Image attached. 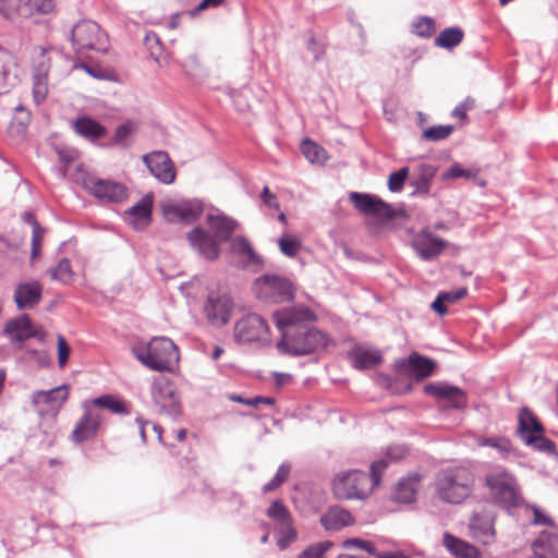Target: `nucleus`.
I'll return each instance as SVG.
<instances>
[{
    "label": "nucleus",
    "instance_id": "nucleus-42",
    "mask_svg": "<svg viewBox=\"0 0 558 558\" xmlns=\"http://www.w3.org/2000/svg\"><path fill=\"white\" fill-rule=\"evenodd\" d=\"M435 32V22L432 17L428 16H422L416 19L412 23V33L423 37L428 38L430 37Z\"/></svg>",
    "mask_w": 558,
    "mask_h": 558
},
{
    "label": "nucleus",
    "instance_id": "nucleus-36",
    "mask_svg": "<svg viewBox=\"0 0 558 558\" xmlns=\"http://www.w3.org/2000/svg\"><path fill=\"white\" fill-rule=\"evenodd\" d=\"M464 33L460 27L445 28L435 39V45L440 48L452 49L461 44Z\"/></svg>",
    "mask_w": 558,
    "mask_h": 558
},
{
    "label": "nucleus",
    "instance_id": "nucleus-31",
    "mask_svg": "<svg viewBox=\"0 0 558 558\" xmlns=\"http://www.w3.org/2000/svg\"><path fill=\"white\" fill-rule=\"evenodd\" d=\"M421 476L418 474H411L402 477L392 494L393 500L401 504H411L415 500V496L420 486Z\"/></svg>",
    "mask_w": 558,
    "mask_h": 558
},
{
    "label": "nucleus",
    "instance_id": "nucleus-64",
    "mask_svg": "<svg viewBox=\"0 0 558 558\" xmlns=\"http://www.w3.org/2000/svg\"><path fill=\"white\" fill-rule=\"evenodd\" d=\"M260 197H262L264 204L267 205L268 207L279 209V204L277 202V197L274 193L270 192L268 186H265L263 189Z\"/></svg>",
    "mask_w": 558,
    "mask_h": 558
},
{
    "label": "nucleus",
    "instance_id": "nucleus-47",
    "mask_svg": "<svg viewBox=\"0 0 558 558\" xmlns=\"http://www.w3.org/2000/svg\"><path fill=\"white\" fill-rule=\"evenodd\" d=\"M296 531L293 527V520L279 525V537L277 539V545L280 549L287 548L293 541L296 539Z\"/></svg>",
    "mask_w": 558,
    "mask_h": 558
},
{
    "label": "nucleus",
    "instance_id": "nucleus-33",
    "mask_svg": "<svg viewBox=\"0 0 558 558\" xmlns=\"http://www.w3.org/2000/svg\"><path fill=\"white\" fill-rule=\"evenodd\" d=\"M73 126L78 135L90 142L102 138L107 134V129L89 117L76 119Z\"/></svg>",
    "mask_w": 558,
    "mask_h": 558
},
{
    "label": "nucleus",
    "instance_id": "nucleus-22",
    "mask_svg": "<svg viewBox=\"0 0 558 558\" xmlns=\"http://www.w3.org/2000/svg\"><path fill=\"white\" fill-rule=\"evenodd\" d=\"M43 287L37 280L20 282L14 290V302L19 310L34 308L41 300Z\"/></svg>",
    "mask_w": 558,
    "mask_h": 558
},
{
    "label": "nucleus",
    "instance_id": "nucleus-63",
    "mask_svg": "<svg viewBox=\"0 0 558 558\" xmlns=\"http://www.w3.org/2000/svg\"><path fill=\"white\" fill-rule=\"evenodd\" d=\"M27 354L40 366H47L50 363L49 354L46 351L28 350Z\"/></svg>",
    "mask_w": 558,
    "mask_h": 558
},
{
    "label": "nucleus",
    "instance_id": "nucleus-44",
    "mask_svg": "<svg viewBox=\"0 0 558 558\" xmlns=\"http://www.w3.org/2000/svg\"><path fill=\"white\" fill-rule=\"evenodd\" d=\"M452 125H435L423 131V138L428 142H439L448 138L453 132Z\"/></svg>",
    "mask_w": 558,
    "mask_h": 558
},
{
    "label": "nucleus",
    "instance_id": "nucleus-24",
    "mask_svg": "<svg viewBox=\"0 0 558 558\" xmlns=\"http://www.w3.org/2000/svg\"><path fill=\"white\" fill-rule=\"evenodd\" d=\"M320 524L326 531H340L355 523V519L350 511L340 506H330L326 512L320 515Z\"/></svg>",
    "mask_w": 558,
    "mask_h": 558
},
{
    "label": "nucleus",
    "instance_id": "nucleus-13",
    "mask_svg": "<svg viewBox=\"0 0 558 558\" xmlns=\"http://www.w3.org/2000/svg\"><path fill=\"white\" fill-rule=\"evenodd\" d=\"M82 408L83 415L75 424L71 434L72 441L76 444L94 439L104 420L102 412L98 409H94L88 401H84Z\"/></svg>",
    "mask_w": 558,
    "mask_h": 558
},
{
    "label": "nucleus",
    "instance_id": "nucleus-50",
    "mask_svg": "<svg viewBox=\"0 0 558 558\" xmlns=\"http://www.w3.org/2000/svg\"><path fill=\"white\" fill-rule=\"evenodd\" d=\"M477 175V171L474 169H465L459 163L452 165L444 174L445 180H456L460 178L474 179Z\"/></svg>",
    "mask_w": 558,
    "mask_h": 558
},
{
    "label": "nucleus",
    "instance_id": "nucleus-26",
    "mask_svg": "<svg viewBox=\"0 0 558 558\" xmlns=\"http://www.w3.org/2000/svg\"><path fill=\"white\" fill-rule=\"evenodd\" d=\"M69 398V386L62 384L50 390H37L32 395V403L34 407L40 403L47 404L51 409L60 408Z\"/></svg>",
    "mask_w": 558,
    "mask_h": 558
},
{
    "label": "nucleus",
    "instance_id": "nucleus-12",
    "mask_svg": "<svg viewBox=\"0 0 558 558\" xmlns=\"http://www.w3.org/2000/svg\"><path fill=\"white\" fill-rule=\"evenodd\" d=\"M233 311V301L230 295L221 291H209L204 304V314L207 320L216 327L227 325Z\"/></svg>",
    "mask_w": 558,
    "mask_h": 558
},
{
    "label": "nucleus",
    "instance_id": "nucleus-7",
    "mask_svg": "<svg viewBox=\"0 0 558 558\" xmlns=\"http://www.w3.org/2000/svg\"><path fill=\"white\" fill-rule=\"evenodd\" d=\"M374 486L372 475L352 470L337 476L333 481V493L339 499H364Z\"/></svg>",
    "mask_w": 558,
    "mask_h": 558
},
{
    "label": "nucleus",
    "instance_id": "nucleus-8",
    "mask_svg": "<svg viewBox=\"0 0 558 558\" xmlns=\"http://www.w3.org/2000/svg\"><path fill=\"white\" fill-rule=\"evenodd\" d=\"M253 290L258 299L270 303L289 302L294 298L292 282L277 275H264L257 278Z\"/></svg>",
    "mask_w": 558,
    "mask_h": 558
},
{
    "label": "nucleus",
    "instance_id": "nucleus-10",
    "mask_svg": "<svg viewBox=\"0 0 558 558\" xmlns=\"http://www.w3.org/2000/svg\"><path fill=\"white\" fill-rule=\"evenodd\" d=\"M82 186L90 195L104 203H122L126 199V187L111 180L99 179L85 174L82 179Z\"/></svg>",
    "mask_w": 558,
    "mask_h": 558
},
{
    "label": "nucleus",
    "instance_id": "nucleus-3",
    "mask_svg": "<svg viewBox=\"0 0 558 558\" xmlns=\"http://www.w3.org/2000/svg\"><path fill=\"white\" fill-rule=\"evenodd\" d=\"M474 482V474L470 469L449 466L437 473L435 492L441 501L458 505L472 495Z\"/></svg>",
    "mask_w": 558,
    "mask_h": 558
},
{
    "label": "nucleus",
    "instance_id": "nucleus-16",
    "mask_svg": "<svg viewBox=\"0 0 558 558\" xmlns=\"http://www.w3.org/2000/svg\"><path fill=\"white\" fill-rule=\"evenodd\" d=\"M165 218L169 222L182 221L192 223L204 211V204L198 199L182 201L179 203H166L161 206Z\"/></svg>",
    "mask_w": 558,
    "mask_h": 558
},
{
    "label": "nucleus",
    "instance_id": "nucleus-37",
    "mask_svg": "<svg viewBox=\"0 0 558 558\" xmlns=\"http://www.w3.org/2000/svg\"><path fill=\"white\" fill-rule=\"evenodd\" d=\"M48 274L51 280L60 281L62 283H69L73 278V270L69 258H62L59 260L56 267L48 269Z\"/></svg>",
    "mask_w": 558,
    "mask_h": 558
},
{
    "label": "nucleus",
    "instance_id": "nucleus-21",
    "mask_svg": "<svg viewBox=\"0 0 558 558\" xmlns=\"http://www.w3.org/2000/svg\"><path fill=\"white\" fill-rule=\"evenodd\" d=\"M3 332L11 338L12 341L23 342L29 338H37L44 341L45 335L35 329L28 315H22L15 319L10 320Z\"/></svg>",
    "mask_w": 558,
    "mask_h": 558
},
{
    "label": "nucleus",
    "instance_id": "nucleus-23",
    "mask_svg": "<svg viewBox=\"0 0 558 558\" xmlns=\"http://www.w3.org/2000/svg\"><path fill=\"white\" fill-rule=\"evenodd\" d=\"M206 222L211 234L220 242H230L239 223L223 214H208Z\"/></svg>",
    "mask_w": 558,
    "mask_h": 558
},
{
    "label": "nucleus",
    "instance_id": "nucleus-57",
    "mask_svg": "<svg viewBox=\"0 0 558 558\" xmlns=\"http://www.w3.org/2000/svg\"><path fill=\"white\" fill-rule=\"evenodd\" d=\"M475 107V100L471 97H466L462 102H460L452 111V117L459 118L461 120H466V112L472 110Z\"/></svg>",
    "mask_w": 558,
    "mask_h": 558
},
{
    "label": "nucleus",
    "instance_id": "nucleus-43",
    "mask_svg": "<svg viewBox=\"0 0 558 558\" xmlns=\"http://www.w3.org/2000/svg\"><path fill=\"white\" fill-rule=\"evenodd\" d=\"M280 252L287 257H294L301 250L302 243L298 238L281 235L278 240Z\"/></svg>",
    "mask_w": 558,
    "mask_h": 558
},
{
    "label": "nucleus",
    "instance_id": "nucleus-4",
    "mask_svg": "<svg viewBox=\"0 0 558 558\" xmlns=\"http://www.w3.org/2000/svg\"><path fill=\"white\" fill-rule=\"evenodd\" d=\"M138 361L153 371H171L179 361L178 347L167 337L153 338L147 344L134 349Z\"/></svg>",
    "mask_w": 558,
    "mask_h": 558
},
{
    "label": "nucleus",
    "instance_id": "nucleus-5",
    "mask_svg": "<svg viewBox=\"0 0 558 558\" xmlns=\"http://www.w3.org/2000/svg\"><path fill=\"white\" fill-rule=\"evenodd\" d=\"M70 40L76 54L86 57L89 51L106 52L108 36L100 26L88 20L77 22L71 29Z\"/></svg>",
    "mask_w": 558,
    "mask_h": 558
},
{
    "label": "nucleus",
    "instance_id": "nucleus-39",
    "mask_svg": "<svg viewBox=\"0 0 558 558\" xmlns=\"http://www.w3.org/2000/svg\"><path fill=\"white\" fill-rule=\"evenodd\" d=\"M151 198L148 196L143 197L137 204L132 206L126 214L134 217L138 221H150L151 216Z\"/></svg>",
    "mask_w": 558,
    "mask_h": 558
},
{
    "label": "nucleus",
    "instance_id": "nucleus-28",
    "mask_svg": "<svg viewBox=\"0 0 558 558\" xmlns=\"http://www.w3.org/2000/svg\"><path fill=\"white\" fill-rule=\"evenodd\" d=\"M437 173V168L430 163H420L412 177L411 185L414 187L413 195H427L429 193L433 180Z\"/></svg>",
    "mask_w": 558,
    "mask_h": 558
},
{
    "label": "nucleus",
    "instance_id": "nucleus-52",
    "mask_svg": "<svg viewBox=\"0 0 558 558\" xmlns=\"http://www.w3.org/2000/svg\"><path fill=\"white\" fill-rule=\"evenodd\" d=\"M333 546L330 541L316 543L303 550L299 558H324L325 553Z\"/></svg>",
    "mask_w": 558,
    "mask_h": 558
},
{
    "label": "nucleus",
    "instance_id": "nucleus-6",
    "mask_svg": "<svg viewBox=\"0 0 558 558\" xmlns=\"http://www.w3.org/2000/svg\"><path fill=\"white\" fill-rule=\"evenodd\" d=\"M544 427L538 418L527 409L519 413L518 433L522 441L533 449L548 454H556V445L543 436Z\"/></svg>",
    "mask_w": 558,
    "mask_h": 558
},
{
    "label": "nucleus",
    "instance_id": "nucleus-59",
    "mask_svg": "<svg viewBox=\"0 0 558 558\" xmlns=\"http://www.w3.org/2000/svg\"><path fill=\"white\" fill-rule=\"evenodd\" d=\"M70 355V347L63 336H58V362L60 367H64Z\"/></svg>",
    "mask_w": 558,
    "mask_h": 558
},
{
    "label": "nucleus",
    "instance_id": "nucleus-32",
    "mask_svg": "<svg viewBox=\"0 0 558 558\" xmlns=\"http://www.w3.org/2000/svg\"><path fill=\"white\" fill-rule=\"evenodd\" d=\"M349 359L351 360L353 367L356 369H368L378 365L383 361L379 351L362 347L353 348L349 352Z\"/></svg>",
    "mask_w": 558,
    "mask_h": 558
},
{
    "label": "nucleus",
    "instance_id": "nucleus-19",
    "mask_svg": "<svg viewBox=\"0 0 558 558\" xmlns=\"http://www.w3.org/2000/svg\"><path fill=\"white\" fill-rule=\"evenodd\" d=\"M349 199L352 202L354 207L364 215L383 217L386 219H391L393 217L391 206L376 195L351 192L349 194Z\"/></svg>",
    "mask_w": 558,
    "mask_h": 558
},
{
    "label": "nucleus",
    "instance_id": "nucleus-40",
    "mask_svg": "<svg viewBox=\"0 0 558 558\" xmlns=\"http://www.w3.org/2000/svg\"><path fill=\"white\" fill-rule=\"evenodd\" d=\"M480 446L490 447L496 449L502 457H506L508 453L512 452V444L506 437H487L482 438L478 441Z\"/></svg>",
    "mask_w": 558,
    "mask_h": 558
},
{
    "label": "nucleus",
    "instance_id": "nucleus-38",
    "mask_svg": "<svg viewBox=\"0 0 558 558\" xmlns=\"http://www.w3.org/2000/svg\"><path fill=\"white\" fill-rule=\"evenodd\" d=\"M266 514L274 520L278 526L292 521L289 509L280 500H274L267 509Z\"/></svg>",
    "mask_w": 558,
    "mask_h": 558
},
{
    "label": "nucleus",
    "instance_id": "nucleus-49",
    "mask_svg": "<svg viewBox=\"0 0 558 558\" xmlns=\"http://www.w3.org/2000/svg\"><path fill=\"white\" fill-rule=\"evenodd\" d=\"M46 234V229L40 225H36L32 228V240H31V259L34 260L41 253V242Z\"/></svg>",
    "mask_w": 558,
    "mask_h": 558
},
{
    "label": "nucleus",
    "instance_id": "nucleus-60",
    "mask_svg": "<svg viewBox=\"0 0 558 558\" xmlns=\"http://www.w3.org/2000/svg\"><path fill=\"white\" fill-rule=\"evenodd\" d=\"M532 509H533V514H534V518L532 521L533 524L546 525L547 529L550 527L551 525H555L553 519L550 517H548L547 514H545L538 507L533 506Z\"/></svg>",
    "mask_w": 558,
    "mask_h": 558
},
{
    "label": "nucleus",
    "instance_id": "nucleus-20",
    "mask_svg": "<svg viewBox=\"0 0 558 558\" xmlns=\"http://www.w3.org/2000/svg\"><path fill=\"white\" fill-rule=\"evenodd\" d=\"M424 392L439 400L450 402L454 409H462L466 405L465 392L457 386L446 383H432L424 386Z\"/></svg>",
    "mask_w": 558,
    "mask_h": 558
},
{
    "label": "nucleus",
    "instance_id": "nucleus-2",
    "mask_svg": "<svg viewBox=\"0 0 558 558\" xmlns=\"http://www.w3.org/2000/svg\"><path fill=\"white\" fill-rule=\"evenodd\" d=\"M484 485L493 502L507 510L519 507L523 500L515 475L502 465L487 469Z\"/></svg>",
    "mask_w": 558,
    "mask_h": 558
},
{
    "label": "nucleus",
    "instance_id": "nucleus-11",
    "mask_svg": "<svg viewBox=\"0 0 558 558\" xmlns=\"http://www.w3.org/2000/svg\"><path fill=\"white\" fill-rule=\"evenodd\" d=\"M154 403L159 408L160 413L171 417L181 414V403L173 383L166 377L154 379L150 387Z\"/></svg>",
    "mask_w": 558,
    "mask_h": 558
},
{
    "label": "nucleus",
    "instance_id": "nucleus-56",
    "mask_svg": "<svg viewBox=\"0 0 558 558\" xmlns=\"http://www.w3.org/2000/svg\"><path fill=\"white\" fill-rule=\"evenodd\" d=\"M344 548H357L365 550L367 554L375 556L376 549L374 545L371 542L354 537V538H348L343 542Z\"/></svg>",
    "mask_w": 558,
    "mask_h": 558
},
{
    "label": "nucleus",
    "instance_id": "nucleus-45",
    "mask_svg": "<svg viewBox=\"0 0 558 558\" xmlns=\"http://www.w3.org/2000/svg\"><path fill=\"white\" fill-rule=\"evenodd\" d=\"M301 151L312 163L323 160L325 154V150L318 144L308 138L302 142Z\"/></svg>",
    "mask_w": 558,
    "mask_h": 558
},
{
    "label": "nucleus",
    "instance_id": "nucleus-54",
    "mask_svg": "<svg viewBox=\"0 0 558 558\" xmlns=\"http://www.w3.org/2000/svg\"><path fill=\"white\" fill-rule=\"evenodd\" d=\"M230 400H232L234 402L243 403V404H246V405H251V407H258L259 404H268V405L275 404V399L274 398L260 397V396L246 399V398H243L240 395H231L230 396Z\"/></svg>",
    "mask_w": 558,
    "mask_h": 558
},
{
    "label": "nucleus",
    "instance_id": "nucleus-61",
    "mask_svg": "<svg viewBox=\"0 0 558 558\" xmlns=\"http://www.w3.org/2000/svg\"><path fill=\"white\" fill-rule=\"evenodd\" d=\"M440 293L447 303H454V302L465 298L468 294V290H466V288L462 287V288H458L452 291L440 292Z\"/></svg>",
    "mask_w": 558,
    "mask_h": 558
},
{
    "label": "nucleus",
    "instance_id": "nucleus-17",
    "mask_svg": "<svg viewBox=\"0 0 558 558\" xmlns=\"http://www.w3.org/2000/svg\"><path fill=\"white\" fill-rule=\"evenodd\" d=\"M143 162L160 183L171 184L175 180V168L168 153L154 150L143 156Z\"/></svg>",
    "mask_w": 558,
    "mask_h": 558
},
{
    "label": "nucleus",
    "instance_id": "nucleus-53",
    "mask_svg": "<svg viewBox=\"0 0 558 558\" xmlns=\"http://www.w3.org/2000/svg\"><path fill=\"white\" fill-rule=\"evenodd\" d=\"M25 8L27 9L28 13H40V14H47L51 12L54 8V1L53 0H26Z\"/></svg>",
    "mask_w": 558,
    "mask_h": 558
},
{
    "label": "nucleus",
    "instance_id": "nucleus-18",
    "mask_svg": "<svg viewBox=\"0 0 558 558\" xmlns=\"http://www.w3.org/2000/svg\"><path fill=\"white\" fill-rule=\"evenodd\" d=\"M447 245V241L435 235L428 229L421 230L412 240L413 250L420 258L425 262H429L438 257Z\"/></svg>",
    "mask_w": 558,
    "mask_h": 558
},
{
    "label": "nucleus",
    "instance_id": "nucleus-41",
    "mask_svg": "<svg viewBox=\"0 0 558 558\" xmlns=\"http://www.w3.org/2000/svg\"><path fill=\"white\" fill-rule=\"evenodd\" d=\"M133 132V126L131 122L122 123L120 124L114 132V135L111 140L110 145L113 146H120L121 148H129L130 143V136Z\"/></svg>",
    "mask_w": 558,
    "mask_h": 558
},
{
    "label": "nucleus",
    "instance_id": "nucleus-46",
    "mask_svg": "<svg viewBox=\"0 0 558 558\" xmlns=\"http://www.w3.org/2000/svg\"><path fill=\"white\" fill-rule=\"evenodd\" d=\"M291 471V465L289 463H282L278 468L275 476L263 486L264 493H270L277 489L283 482L287 481Z\"/></svg>",
    "mask_w": 558,
    "mask_h": 558
},
{
    "label": "nucleus",
    "instance_id": "nucleus-1",
    "mask_svg": "<svg viewBox=\"0 0 558 558\" xmlns=\"http://www.w3.org/2000/svg\"><path fill=\"white\" fill-rule=\"evenodd\" d=\"M315 319V314L305 306L275 312L274 320L281 333L276 344L278 351L290 356H304L325 349L329 341L326 333L308 326Z\"/></svg>",
    "mask_w": 558,
    "mask_h": 558
},
{
    "label": "nucleus",
    "instance_id": "nucleus-14",
    "mask_svg": "<svg viewBox=\"0 0 558 558\" xmlns=\"http://www.w3.org/2000/svg\"><path fill=\"white\" fill-rule=\"evenodd\" d=\"M190 246L204 259L217 260L221 253V243L201 226L194 227L186 233Z\"/></svg>",
    "mask_w": 558,
    "mask_h": 558
},
{
    "label": "nucleus",
    "instance_id": "nucleus-27",
    "mask_svg": "<svg viewBox=\"0 0 558 558\" xmlns=\"http://www.w3.org/2000/svg\"><path fill=\"white\" fill-rule=\"evenodd\" d=\"M407 448L401 445L388 447L384 453V457L371 464L373 484L378 485L380 483L381 473L387 469V466L392 462L401 460L407 454Z\"/></svg>",
    "mask_w": 558,
    "mask_h": 558
},
{
    "label": "nucleus",
    "instance_id": "nucleus-15",
    "mask_svg": "<svg viewBox=\"0 0 558 558\" xmlns=\"http://www.w3.org/2000/svg\"><path fill=\"white\" fill-rule=\"evenodd\" d=\"M494 524L495 513L492 510L482 508L474 511L469 522L471 537L483 545L492 544L496 537Z\"/></svg>",
    "mask_w": 558,
    "mask_h": 558
},
{
    "label": "nucleus",
    "instance_id": "nucleus-30",
    "mask_svg": "<svg viewBox=\"0 0 558 558\" xmlns=\"http://www.w3.org/2000/svg\"><path fill=\"white\" fill-rule=\"evenodd\" d=\"M444 547L456 558H478V549L470 543L446 532L442 536Z\"/></svg>",
    "mask_w": 558,
    "mask_h": 558
},
{
    "label": "nucleus",
    "instance_id": "nucleus-58",
    "mask_svg": "<svg viewBox=\"0 0 558 558\" xmlns=\"http://www.w3.org/2000/svg\"><path fill=\"white\" fill-rule=\"evenodd\" d=\"M145 45L147 46V48H148V50L150 52V56L155 60H158V54H159V52L161 50V47H160V39L157 36V34L148 33L145 36Z\"/></svg>",
    "mask_w": 558,
    "mask_h": 558
},
{
    "label": "nucleus",
    "instance_id": "nucleus-55",
    "mask_svg": "<svg viewBox=\"0 0 558 558\" xmlns=\"http://www.w3.org/2000/svg\"><path fill=\"white\" fill-rule=\"evenodd\" d=\"M49 69L50 60L47 57L46 49L41 48L38 57L34 61L33 74H41L43 76H48Z\"/></svg>",
    "mask_w": 558,
    "mask_h": 558
},
{
    "label": "nucleus",
    "instance_id": "nucleus-34",
    "mask_svg": "<svg viewBox=\"0 0 558 558\" xmlns=\"http://www.w3.org/2000/svg\"><path fill=\"white\" fill-rule=\"evenodd\" d=\"M231 251L243 258L247 266L260 265L262 258L254 251L248 240L244 236H235L230 241Z\"/></svg>",
    "mask_w": 558,
    "mask_h": 558
},
{
    "label": "nucleus",
    "instance_id": "nucleus-48",
    "mask_svg": "<svg viewBox=\"0 0 558 558\" xmlns=\"http://www.w3.org/2000/svg\"><path fill=\"white\" fill-rule=\"evenodd\" d=\"M48 94V76L41 74H33V97L39 104L47 97Z\"/></svg>",
    "mask_w": 558,
    "mask_h": 558
},
{
    "label": "nucleus",
    "instance_id": "nucleus-62",
    "mask_svg": "<svg viewBox=\"0 0 558 558\" xmlns=\"http://www.w3.org/2000/svg\"><path fill=\"white\" fill-rule=\"evenodd\" d=\"M223 3V0H202L192 11V15H196L197 13L207 10L209 8H218Z\"/></svg>",
    "mask_w": 558,
    "mask_h": 558
},
{
    "label": "nucleus",
    "instance_id": "nucleus-35",
    "mask_svg": "<svg viewBox=\"0 0 558 558\" xmlns=\"http://www.w3.org/2000/svg\"><path fill=\"white\" fill-rule=\"evenodd\" d=\"M94 409H107L114 414H129V410L123 401L113 395H102L100 397L87 400Z\"/></svg>",
    "mask_w": 558,
    "mask_h": 558
},
{
    "label": "nucleus",
    "instance_id": "nucleus-29",
    "mask_svg": "<svg viewBox=\"0 0 558 558\" xmlns=\"http://www.w3.org/2000/svg\"><path fill=\"white\" fill-rule=\"evenodd\" d=\"M534 554L538 553L544 557L558 556V526L551 525L550 527L542 531L537 538L532 544Z\"/></svg>",
    "mask_w": 558,
    "mask_h": 558
},
{
    "label": "nucleus",
    "instance_id": "nucleus-9",
    "mask_svg": "<svg viewBox=\"0 0 558 558\" xmlns=\"http://www.w3.org/2000/svg\"><path fill=\"white\" fill-rule=\"evenodd\" d=\"M234 339L239 343H270L267 322L258 314H247L235 323Z\"/></svg>",
    "mask_w": 558,
    "mask_h": 558
},
{
    "label": "nucleus",
    "instance_id": "nucleus-25",
    "mask_svg": "<svg viewBox=\"0 0 558 558\" xmlns=\"http://www.w3.org/2000/svg\"><path fill=\"white\" fill-rule=\"evenodd\" d=\"M399 364L407 367V373L416 380L429 377L436 368V363L432 359L416 352H412L407 360L400 361Z\"/></svg>",
    "mask_w": 558,
    "mask_h": 558
},
{
    "label": "nucleus",
    "instance_id": "nucleus-51",
    "mask_svg": "<svg viewBox=\"0 0 558 558\" xmlns=\"http://www.w3.org/2000/svg\"><path fill=\"white\" fill-rule=\"evenodd\" d=\"M409 177V168L402 167L398 171L392 172L389 175L388 180V189L396 193L400 192L403 189L404 182Z\"/></svg>",
    "mask_w": 558,
    "mask_h": 558
}]
</instances>
